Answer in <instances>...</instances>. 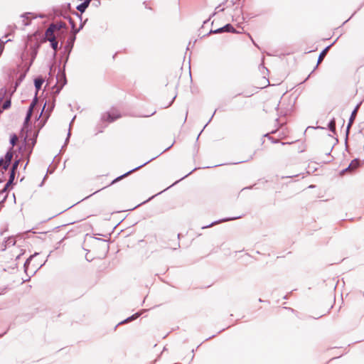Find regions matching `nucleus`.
<instances>
[{"instance_id":"1","label":"nucleus","mask_w":364,"mask_h":364,"mask_svg":"<svg viewBox=\"0 0 364 364\" xmlns=\"http://www.w3.org/2000/svg\"><path fill=\"white\" fill-rule=\"evenodd\" d=\"M57 80V84L54 86V88H56V90L54 92L55 95H58L63 86L67 83L65 73L63 72L60 75H58Z\"/></svg>"},{"instance_id":"2","label":"nucleus","mask_w":364,"mask_h":364,"mask_svg":"<svg viewBox=\"0 0 364 364\" xmlns=\"http://www.w3.org/2000/svg\"><path fill=\"white\" fill-rule=\"evenodd\" d=\"M76 39V35L71 34L67 40L66 45L65 46V51L67 52L66 61L68 60L70 53L74 46Z\"/></svg>"},{"instance_id":"3","label":"nucleus","mask_w":364,"mask_h":364,"mask_svg":"<svg viewBox=\"0 0 364 364\" xmlns=\"http://www.w3.org/2000/svg\"><path fill=\"white\" fill-rule=\"evenodd\" d=\"M223 32L236 33V30L234 28V27L230 23H228V24L225 25L224 26L219 28L218 29L210 30L209 33H220Z\"/></svg>"},{"instance_id":"4","label":"nucleus","mask_w":364,"mask_h":364,"mask_svg":"<svg viewBox=\"0 0 364 364\" xmlns=\"http://www.w3.org/2000/svg\"><path fill=\"white\" fill-rule=\"evenodd\" d=\"M119 114H114L112 112H105L102 115L101 119L103 122H113L120 117Z\"/></svg>"},{"instance_id":"5","label":"nucleus","mask_w":364,"mask_h":364,"mask_svg":"<svg viewBox=\"0 0 364 364\" xmlns=\"http://www.w3.org/2000/svg\"><path fill=\"white\" fill-rule=\"evenodd\" d=\"M154 158H152L150 160L147 161L146 162L144 163L143 164L129 171L128 172L125 173L124 174L120 176H118L117 178H116L114 180L112 181V182L111 183V184H113L114 183H116L117 181H120L121 179H122L123 178L129 176L130 173H133L134 171L139 169L140 168L143 167L144 166L146 165L148 163H149L150 161H151Z\"/></svg>"},{"instance_id":"6","label":"nucleus","mask_w":364,"mask_h":364,"mask_svg":"<svg viewBox=\"0 0 364 364\" xmlns=\"http://www.w3.org/2000/svg\"><path fill=\"white\" fill-rule=\"evenodd\" d=\"M359 166H360V160L358 159H355L350 162V164L348 165V166L347 168H346L345 169L341 171V174L342 175L347 171L351 172V171L355 170Z\"/></svg>"},{"instance_id":"7","label":"nucleus","mask_w":364,"mask_h":364,"mask_svg":"<svg viewBox=\"0 0 364 364\" xmlns=\"http://www.w3.org/2000/svg\"><path fill=\"white\" fill-rule=\"evenodd\" d=\"M4 161V165L3 166V169L6 170L13 159V152H12V148H11L5 154Z\"/></svg>"},{"instance_id":"8","label":"nucleus","mask_w":364,"mask_h":364,"mask_svg":"<svg viewBox=\"0 0 364 364\" xmlns=\"http://www.w3.org/2000/svg\"><path fill=\"white\" fill-rule=\"evenodd\" d=\"M55 27L56 26L55 23H51L46 29L45 35L48 41V39H50L51 37L56 38V36L54 35V33L56 31Z\"/></svg>"},{"instance_id":"9","label":"nucleus","mask_w":364,"mask_h":364,"mask_svg":"<svg viewBox=\"0 0 364 364\" xmlns=\"http://www.w3.org/2000/svg\"><path fill=\"white\" fill-rule=\"evenodd\" d=\"M242 218V216H240V215L235 216V217H231V218H223V219H221V220L213 222L210 225L203 227V228L204 229V228H210V227L213 226L214 225L219 224V223H223V222H228V221H230V220H237V219H239V218Z\"/></svg>"},{"instance_id":"10","label":"nucleus","mask_w":364,"mask_h":364,"mask_svg":"<svg viewBox=\"0 0 364 364\" xmlns=\"http://www.w3.org/2000/svg\"><path fill=\"white\" fill-rule=\"evenodd\" d=\"M15 176H16V173H14V172L9 173V178L8 181L6 182V183L5 184V186L1 193L6 192V191L9 188V186H12L14 184Z\"/></svg>"},{"instance_id":"11","label":"nucleus","mask_w":364,"mask_h":364,"mask_svg":"<svg viewBox=\"0 0 364 364\" xmlns=\"http://www.w3.org/2000/svg\"><path fill=\"white\" fill-rule=\"evenodd\" d=\"M56 26L55 31L58 32V37L60 38V40H62V38L60 36V34H63L65 31H61L63 28L66 29V24L65 23L60 22L55 23Z\"/></svg>"},{"instance_id":"12","label":"nucleus","mask_w":364,"mask_h":364,"mask_svg":"<svg viewBox=\"0 0 364 364\" xmlns=\"http://www.w3.org/2000/svg\"><path fill=\"white\" fill-rule=\"evenodd\" d=\"M335 42H333L332 44L328 46L326 48H325L318 55V62H317V65L316 66L315 68H316L318 65V64H320L322 60H323L324 57L326 56L328 49L331 48V46H332V45H333Z\"/></svg>"},{"instance_id":"13","label":"nucleus","mask_w":364,"mask_h":364,"mask_svg":"<svg viewBox=\"0 0 364 364\" xmlns=\"http://www.w3.org/2000/svg\"><path fill=\"white\" fill-rule=\"evenodd\" d=\"M44 82V79L41 77H38L34 80V85L36 90V95H38V91L41 89L42 85Z\"/></svg>"},{"instance_id":"14","label":"nucleus","mask_w":364,"mask_h":364,"mask_svg":"<svg viewBox=\"0 0 364 364\" xmlns=\"http://www.w3.org/2000/svg\"><path fill=\"white\" fill-rule=\"evenodd\" d=\"M69 23L72 28V34H74V35H76L83 28V26H84L83 23H81L80 27L78 28H76L75 21L70 17L69 18Z\"/></svg>"},{"instance_id":"15","label":"nucleus","mask_w":364,"mask_h":364,"mask_svg":"<svg viewBox=\"0 0 364 364\" xmlns=\"http://www.w3.org/2000/svg\"><path fill=\"white\" fill-rule=\"evenodd\" d=\"M361 105V102H360L359 104H358L356 105V107H355V109L353 110L351 114H350V119H349V121H350V124H353L355 119V117H356V114H357V112H358V110L360 107Z\"/></svg>"},{"instance_id":"16","label":"nucleus","mask_w":364,"mask_h":364,"mask_svg":"<svg viewBox=\"0 0 364 364\" xmlns=\"http://www.w3.org/2000/svg\"><path fill=\"white\" fill-rule=\"evenodd\" d=\"M89 4H87V1H84V2L81 3L77 6V11H79L81 14L84 13L86 9L89 6Z\"/></svg>"},{"instance_id":"17","label":"nucleus","mask_w":364,"mask_h":364,"mask_svg":"<svg viewBox=\"0 0 364 364\" xmlns=\"http://www.w3.org/2000/svg\"><path fill=\"white\" fill-rule=\"evenodd\" d=\"M141 313H136V314H133L132 316L128 317L125 320L121 321L119 324L126 323L127 322L132 321L135 320L136 318H137L138 317H139L141 316Z\"/></svg>"},{"instance_id":"18","label":"nucleus","mask_w":364,"mask_h":364,"mask_svg":"<svg viewBox=\"0 0 364 364\" xmlns=\"http://www.w3.org/2000/svg\"><path fill=\"white\" fill-rule=\"evenodd\" d=\"M48 41L50 43L51 48L56 51L58 48V42L57 41V38L51 37L50 39H48Z\"/></svg>"},{"instance_id":"19","label":"nucleus","mask_w":364,"mask_h":364,"mask_svg":"<svg viewBox=\"0 0 364 364\" xmlns=\"http://www.w3.org/2000/svg\"><path fill=\"white\" fill-rule=\"evenodd\" d=\"M32 114H33V112H31V110H28L27 111V113H26V116L25 117V119H24V127H26L28 125L29 122H30V120H31V118L32 117Z\"/></svg>"},{"instance_id":"20","label":"nucleus","mask_w":364,"mask_h":364,"mask_svg":"<svg viewBox=\"0 0 364 364\" xmlns=\"http://www.w3.org/2000/svg\"><path fill=\"white\" fill-rule=\"evenodd\" d=\"M328 127L331 132H336V120L334 118L329 122Z\"/></svg>"},{"instance_id":"21","label":"nucleus","mask_w":364,"mask_h":364,"mask_svg":"<svg viewBox=\"0 0 364 364\" xmlns=\"http://www.w3.org/2000/svg\"><path fill=\"white\" fill-rule=\"evenodd\" d=\"M38 101V100L37 95H35V97H34L32 102L31 103L28 110H31V112H33V110L34 107H36V105H37Z\"/></svg>"},{"instance_id":"22","label":"nucleus","mask_w":364,"mask_h":364,"mask_svg":"<svg viewBox=\"0 0 364 364\" xmlns=\"http://www.w3.org/2000/svg\"><path fill=\"white\" fill-rule=\"evenodd\" d=\"M19 163H20V159H17V160H16V161L14 162V164H13V165H12V166H11V170H10V172L16 173V170H17V168H18V167Z\"/></svg>"},{"instance_id":"23","label":"nucleus","mask_w":364,"mask_h":364,"mask_svg":"<svg viewBox=\"0 0 364 364\" xmlns=\"http://www.w3.org/2000/svg\"><path fill=\"white\" fill-rule=\"evenodd\" d=\"M36 255V253L35 255H33L30 256V257L26 259V261L25 262L24 265H23L25 272H26V271H27L28 266V264H29V263H30V261L32 259V258H33Z\"/></svg>"},{"instance_id":"24","label":"nucleus","mask_w":364,"mask_h":364,"mask_svg":"<svg viewBox=\"0 0 364 364\" xmlns=\"http://www.w3.org/2000/svg\"><path fill=\"white\" fill-rule=\"evenodd\" d=\"M11 100H6L2 105V109H7L11 107Z\"/></svg>"},{"instance_id":"25","label":"nucleus","mask_w":364,"mask_h":364,"mask_svg":"<svg viewBox=\"0 0 364 364\" xmlns=\"http://www.w3.org/2000/svg\"><path fill=\"white\" fill-rule=\"evenodd\" d=\"M75 116L73 118L72 121L70 122V127H71L72 123L73 122V121L75 120ZM70 136V128H69V130H68V136H67V138H66L65 141V145L67 144V143L69 141Z\"/></svg>"},{"instance_id":"26","label":"nucleus","mask_w":364,"mask_h":364,"mask_svg":"<svg viewBox=\"0 0 364 364\" xmlns=\"http://www.w3.org/2000/svg\"><path fill=\"white\" fill-rule=\"evenodd\" d=\"M18 141V137L16 134H14L11 136L10 139V143L14 146L16 145V142Z\"/></svg>"},{"instance_id":"27","label":"nucleus","mask_w":364,"mask_h":364,"mask_svg":"<svg viewBox=\"0 0 364 364\" xmlns=\"http://www.w3.org/2000/svg\"><path fill=\"white\" fill-rule=\"evenodd\" d=\"M9 41L10 40H6V41H4L3 40L0 39V48H3V50H4L5 43Z\"/></svg>"},{"instance_id":"28","label":"nucleus","mask_w":364,"mask_h":364,"mask_svg":"<svg viewBox=\"0 0 364 364\" xmlns=\"http://www.w3.org/2000/svg\"><path fill=\"white\" fill-rule=\"evenodd\" d=\"M220 6H218L215 8V11L212 14V16H214L215 15V14L218 11H224V8H222V9H220Z\"/></svg>"},{"instance_id":"29","label":"nucleus","mask_w":364,"mask_h":364,"mask_svg":"<svg viewBox=\"0 0 364 364\" xmlns=\"http://www.w3.org/2000/svg\"><path fill=\"white\" fill-rule=\"evenodd\" d=\"M53 101H55V100ZM53 107H54V102H53L51 107L46 110V113L48 112H50L53 109Z\"/></svg>"},{"instance_id":"30","label":"nucleus","mask_w":364,"mask_h":364,"mask_svg":"<svg viewBox=\"0 0 364 364\" xmlns=\"http://www.w3.org/2000/svg\"><path fill=\"white\" fill-rule=\"evenodd\" d=\"M4 165V161L3 158H0V167L3 168V166Z\"/></svg>"},{"instance_id":"31","label":"nucleus","mask_w":364,"mask_h":364,"mask_svg":"<svg viewBox=\"0 0 364 364\" xmlns=\"http://www.w3.org/2000/svg\"><path fill=\"white\" fill-rule=\"evenodd\" d=\"M23 25L24 26H28L30 24V21L23 20Z\"/></svg>"},{"instance_id":"32","label":"nucleus","mask_w":364,"mask_h":364,"mask_svg":"<svg viewBox=\"0 0 364 364\" xmlns=\"http://www.w3.org/2000/svg\"><path fill=\"white\" fill-rule=\"evenodd\" d=\"M31 14L30 13H28V14H24L21 16L22 18H26V19L28 18L27 16L28 15H30Z\"/></svg>"},{"instance_id":"33","label":"nucleus","mask_w":364,"mask_h":364,"mask_svg":"<svg viewBox=\"0 0 364 364\" xmlns=\"http://www.w3.org/2000/svg\"><path fill=\"white\" fill-rule=\"evenodd\" d=\"M197 168H195L193 171H191V172H189L188 174H186L183 178H186L188 176H189L190 174H191L193 173V171H194L195 170H196Z\"/></svg>"},{"instance_id":"34","label":"nucleus","mask_w":364,"mask_h":364,"mask_svg":"<svg viewBox=\"0 0 364 364\" xmlns=\"http://www.w3.org/2000/svg\"><path fill=\"white\" fill-rule=\"evenodd\" d=\"M352 125V124H350V121L348 122V127H347V133L348 132L350 127Z\"/></svg>"},{"instance_id":"35","label":"nucleus","mask_w":364,"mask_h":364,"mask_svg":"<svg viewBox=\"0 0 364 364\" xmlns=\"http://www.w3.org/2000/svg\"><path fill=\"white\" fill-rule=\"evenodd\" d=\"M216 110L213 112V115L211 116L210 119H209L208 124L211 121V119L213 118L214 114H215Z\"/></svg>"},{"instance_id":"36","label":"nucleus","mask_w":364,"mask_h":364,"mask_svg":"<svg viewBox=\"0 0 364 364\" xmlns=\"http://www.w3.org/2000/svg\"><path fill=\"white\" fill-rule=\"evenodd\" d=\"M175 99H176V96L173 97V100H171V102L169 103V105L168 106H170Z\"/></svg>"},{"instance_id":"37","label":"nucleus","mask_w":364,"mask_h":364,"mask_svg":"<svg viewBox=\"0 0 364 364\" xmlns=\"http://www.w3.org/2000/svg\"><path fill=\"white\" fill-rule=\"evenodd\" d=\"M36 144V139L32 140V146H33Z\"/></svg>"},{"instance_id":"38","label":"nucleus","mask_w":364,"mask_h":364,"mask_svg":"<svg viewBox=\"0 0 364 364\" xmlns=\"http://www.w3.org/2000/svg\"><path fill=\"white\" fill-rule=\"evenodd\" d=\"M207 125H208V123L204 126L203 129H202V130H200V133L203 132V131H204V129L206 127Z\"/></svg>"},{"instance_id":"39","label":"nucleus","mask_w":364,"mask_h":364,"mask_svg":"<svg viewBox=\"0 0 364 364\" xmlns=\"http://www.w3.org/2000/svg\"><path fill=\"white\" fill-rule=\"evenodd\" d=\"M207 125H208V123L204 126L203 129H202V130H200V133L203 132V131H204V129L206 127Z\"/></svg>"},{"instance_id":"40","label":"nucleus","mask_w":364,"mask_h":364,"mask_svg":"<svg viewBox=\"0 0 364 364\" xmlns=\"http://www.w3.org/2000/svg\"><path fill=\"white\" fill-rule=\"evenodd\" d=\"M6 197H7V196H5V197L4 198V199L2 200V201L1 203H3L4 200H6Z\"/></svg>"},{"instance_id":"41","label":"nucleus","mask_w":364,"mask_h":364,"mask_svg":"<svg viewBox=\"0 0 364 364\" xmlns=\"http://www.w3.org/2000/svg\"><path fill=\"white\" fill-rule=\"evenodd\" d=\"M187 114H188V112H186V117H185V119H184V122H186V119H187Z\"/></svg>"},{"instance_id":"42","label":"nucleus","mask_w":364,"mask_h":364,"mask_svg":"<svg viewBox=\"0 0 364 364\" xmlns=\"http://www.w3.org/2000/svg\"><path fill=\"white\" fill-rule=\"evenodd\" d=\"M46 106V103H45V105H43V109H42V112H43V110H44V109H45Z\"/></svg>"},{"instance_id":"43","label":"nucleus","mask_w":364,"mask_h":364,"mask_svg":"<svg viewBox=\"0 0 364 364\" xmlns=\"http://www.w3.org/2000/svg\"><path fill=\"white\" fill-rule=\"evenodd\" d=\"M75 15H76L78 18H80V15H79L77 13H75Z\"/></svg>"},{"instance_id":"44","label":"nucleus","mask_w":364,"mask_h":364,"mask_svg":"<svg viewBox=\"0 0 364 364\" xmlns=\"http://www.w3.org/2000/svg\"><path fill=\"white\" fill-rule=\"evenodd\" d=\"M209 20H210V18H209V19H208V20H206V21H205L203 22V23H204V24H205V23H206Z\"/></svg>"},{"instance_id":"45","label":"nucleus","mask_w":364,"mask_h":364,"mask_svg":"<svg viewBox=\"0 0 364 364\" xmlns=\"http://www.w3.org/2000/svg\"><path fill=\"white\" fill-rule=\"evenodd\" d=\"M28 161H27V163H26L24 168H26V166L28 165Z\"/></svg>"},{"instance_id":"46","label":"nucleus","mask_w":364,"mask_h":364,"mask_svg":"<svg viewBox=\"0 0 364 364\" xmlns=\"http://www.w3.org/2000/svg\"><path fill=\"white\" fill-rule=\"evenodd\" d=\"M0 183H1V181H0Z\"/></svg>"}]
</instances>
